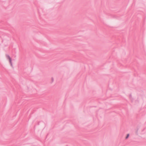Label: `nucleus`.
Segmentation results:
<instances>
[{"label":"nucleus","instance_id":"1","mask_svg":"<svg viewBox=\"0 0 146 146\" xmlns=\"http://www.w3.org/2000/svg\"><path fill=\"white\" fill-rule=\"evenodd\" d=\"M6 57L7 59L9 61L11 65L12 66L13 64L12 62V60L10 56L8 55H6Z\"/></svg>","mask_w":146,"mask_h":146},{"label":"nucleus","instance_id":"2","mask_svg":"<svg viewBox=\"0 0 146 146\" xmlns=\"http://www.w3.org/2000/svg\"><path fill=\"white\" fill-rule=\"evenodd\" d=\"M129 136V134H128L127 135V136H126V139H127L128 137Z\"/></svg>","mask_w":146,"mask_h":146}]
</instances>
